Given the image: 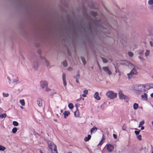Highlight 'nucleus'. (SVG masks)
Here are the masks:
<instances>
[{"label": "nucleus", "mask_w": 153, "mask_h": 153, "mask_svg": "<svg viewBox=\"0 0 153 153\" xmlns=\"http://www.w3.org/2000/svg\"><path fill=\"white\" fill-rule=\"evenodd\" d=\"M150 53V51L149 50H146V52L145 53V54L146 56H148Z\"/></svg>", "instance_id": "nucleus-31"}, {"label": "nucleus", "mask_w": 153, "mask_h": 153, "mask_svg": "<svg viewBox=\"0 0 153 153\" xmlns=\"http://www.w3.org/2000/svg\"><path fill=\"white\" fill-rule=\"evenodd\" d=\"M97 64H98V66L99 67L100 69L101 70V66H100V65H99V64L98 63Z\"/></svg>", "instance_id": "nucleus-63"}, {"label": "nucleus", "mask_w": 153, "mask_h": 153, "mask_svg": "<svg viewBox=\"0 0 153 153\" xmlns=\"http://www.w3.org/2000/svg\"><path fill=\"white\" fill-rule=\"evenodd\" d=\"M102 140L101 139V141L100 142V143H99L98 146L100 145H102L103 143V142H102Z\"/></svg>", "instance_id": "nucleus-50"}, {"label": "nucleus", "mask_w": 153, "mask_h": 153, "mask_svg": "<svg viewBox=\"0 0 153 153\" xmlns=\"http://www.w3.org/2000/svg\"><path fill=\"white\" fill-rule=\"evenodd\" d=\"M40 58L41 59H44V60H45V59H46L45 57H44L42 56H40Z\"/></svg>", "instance_id": "nucleus-51"}, {"label": "nucleus", "mask_w": 153, "mask_h": 153, "mask_svg": "<svg viewBox=\"0 0 153 153\" xmlns=\"http://www.w3.org/2000/svg\"><path fill=\"white\" fill-rule=\"evenodd\" d=\"M83 12L84 13V15L86 17V18L89 21V25L87 27L90 32H91L92 24L95 23L96 22L95 20L92 18L90 16H89L88 14L85 9H83Z\"/></svg>", "instance_id": "nucleus-1"}, {"label": "nucleus", "mask_w": 153, "mask_h": 153, "mask_svg": "<svg viewBox=\"0 0 153 153\" xmlns=\"http://www.w3.org/2000/svg\"><path fill=\"white\" fill-rule=\"evenodd\" d=\"M91 137V135L90 134H88V135L87 137H86L84 138V140L86 142L88 141L90 139Z\"/></svg>", "instance_id": "nucleus-14"}, {"label": "nucleus", "mask_w": 153, "mask_h": 153, "mask_svg": "<svg viewBox=\"0 0 153 153\" xmlns=\"http://www.w3.org/2000/svg\"><path fill=\"white\" fill-rule=\"evenodd\" d=\"M76 82L77 83H79L78 79H76Z\"/></svg>", "instance_id": "nucleus-62"}, {"label": "nucleus", "mask_w": 153, "mask_h": 153, "mask_svg": "<svg viewBox=\"0 0 153 153\" xmlns=\"http://www.w3.org/2000/svg\"><path fill=\"white\" fill-rule=\"evenodd\" d=\"M130 72L133 74H136L137 73V71L134 68L131 70Z\"/></svg>", "instance_id": "nucleus-15"}, {"label": "nucleus", "mask_w": 153, "mask_h": 153, "mask_svg": "<svg viewBox=\"0 0 153 153\" xmlns=\"http://www.w3.org/2000/svg\"><path fill=\"white\" fill-rule=\"evenodd\" d=\"M39 65L38 62L37 61H36L33 63V66L34 68L36 70Z\"/></svg>", "instance_id": "nucleus-11"}, {"label": "nucleus", "mask_w": 153, "mask_h": 153, "mask_svg": "<svg viewBox=\"0 0 153 153\" xmlns=\"http://www.w3.org/2000/svg\"><path fill=\"white\" fill-rule=\"evenodd\" d=\"M40 84L42 88H44L45 87H47L48 83L46 81H42L40 82Z\"/></svg>", "instance_id": "nucleus-6"}, {"label": "nucleus", "mask_w": 153, "mask_h": 153, "mask_svg": "<svg viewBox=\"0 0 153 153\" xmlns=\"http://www.w3.org/2000/svg\"><path fill=\"white\" fill-rule=\"evenodd\" d=\"M82 96L83 97H86V94H82Z\"/></svg>", "instance_id": "nucleus-61"}, {"label": "nucleus", "mask_w": 153, "mask_h": 153, "mask_svg": "<svg viewBox=\"0 0 153 153\" xmlns=\"http://www.w3.org/2000/svg\"><path fill=\"white\" fill-rule=\"evenodd\" d=\"M3 96L4 97H7L9 96V94L7 93L6 94V93H3Z\"/></svg>", "instance_id": "nucleus-43"}, {"label": "nucleus", "mask_w": 153, "mask_h": 153, "mask_svg": "<svg viewBox=\"0 0 153 153\" xmlns=\"http://www.w3.org/2000/svg\"><path fill=\"white\" fill-rule=\"evenodd\" d=\"M97 127H94L91 130V133L92 132H94H94H95L97 131Z\"/></svg>", "instance_id": "nucleus-18"}, {"label": "nucleus", "mask_w": 153, "mask_h": 153, "mask_svg": "<svg viewBox=\"0 0 153 153\" xmlns=\"http://www.w3.org/2000/svg\"><path fill=\"white\" fill-rule=\"evenodd\" d=\"M128 55L131 57H132L133 56V53L132 52H129L128 53Z\"/></svg>", "instance_id": "nucleus-34"}, {"label": "nucleus", "mask_w": 153, "mask_h": 153, "mask_svg": "<svg viewBox=\"0 0 153 153\" xmlns=\"http://www.w3.org/2000/svg\"><path fill=\"white\" fill-rule=\"evenodd\" d=\"M130 62L129 61H124L123 64L126 66H128L129 63Z\"/></svg>", "instance_id": "nucleus-21"}, {"label": "nucleus", "mask_w": 153, "mask_h": 153, "mask_svg": "<svg viewBox=\"0 0 153 153\" xmlns=\"http://www.w3.org/2000/svg\"><path fill=\"white\" fill-rule=\"evenodd\" d=\"M126 126L125 124H124L122 127V129L123 130H126Z\"/></svg>", "instance_id": "nucleus-36"}, {"label": "nucleus", "mask_w": 153, "mask_h": 153, "mask_svg": "<svg viewBox=\"0 0 153 153\" xmlns=\"http://www.w3.org/2000/svg\"><path fill=\"white\" fill-rule=\"evenodd\" d=\"M149 83L146 84V89H143L144 91H146L149 90L150 89V86Z\"/></svg>", "instance_id": "nucleus-13"}, {"label": "nucleus", "mask_w": 153, "mask_h": 153, "mask_svg": "<svg viewBox=\"0 0 153 153\" xmlns=\"http://www.w3.org/2000/svg\"><path fill=\"white\" fill-rule=\"evenodd\" d=\"M51 90V89L50 88H46V91H48Z\"/></svg>", "instance_id": "nucleus-55"}, {"label": "nucleus", "mask_w": 153, "mask_h": 153, "mask_svg": "<svg viewBox=\"0 0 153 153\" xmlns=\"http://www.w3.org/2000/svg\"><path fill=\"white\" fill-rule=\"evenodd\" d=\"M53 151L55 153H58L56 146H55V147H54Z\"/></svg>", "instance_id": "nucleus-39"}, {"label": "nucleus", "mask_w": 153, "mask_h": 153, "mask_svg": "<svg viewBox=\"0 0 153 153\" xmlns=\"http://www.w3.org/2000/svg\"><path fill=\"white\" fill-rule=\"evenodd\" d=\"M128 67L129 68H132L133 69L134 68V65L130 62V63Z\"/></svg>", "instance_id": "nucleus-26"}, {"label": "nucleus", "mask_w": 153, "mask_h": 153, "mask_svg": "<svg viewBox=\"0 0 153 153\" xmlns=\"http://www.w3.org/2000/svg\"><path fill=\"white\" fill-rule=\"evenodd\" d=\"M139 53L141 55L143 54L144 53V51L143 50L139 52Z\"/></svg>", "instance_id": "nucleus-49"}, {"label": "nucleus", "mask_w": 153, "mask_h": 153, "mask_svg": "<svg viewBox=\"0 0 153 153\" xmlns=\"http://www.w3.org/2000/svg\"><path fill=\"white\" fill-rule=\"evenodd\" d=\"M113 136L114 138L115 139H117V136L116 134H113Z\"/></svg>", "instance_id": "nucleus-53"}, {"label": "nucleus", "mask_w": 153, "mask_h": 153, "mask_svg": "<svg viewBox=\"0 0 153 153\" xmlns=\"http://www.w3.org/2000/svg\"><path fill=\"white\" fill-rule=\"evenodd\" d=\"M101 59L102 60V61L103 63H106L108 62V60L106 59L105 58H103V57H101Z\"/></svg>", "instance_id": "nucleus-28"}, {"label": "nucleus", "mask_w": 153, "mask_h": 153, "mask_svg": "<svg viewBox=\"0 0 153 153\" xmlns=\"http://www.w3.org/2000/svg\"><path fill=\"white\" fill-rule=\"evenodd\" d=\"M140 131V130H138V131H134V133L136 135H138L139 134Z\"/></svg>", "instance_id": "nucleus-37"}, {"label": "nucleus", "mask_w": 153, "mask_h": 153, "mask_svg": "<svg viewBox=\"0 0 153 153\" xmlns=\"http://www.w3.org/2000/svg\"><path fill=\"white\" fill-rule=\"evenodd\" d=\"M103 70L105 72L108 73V74L110 75L112 74L111 72L109 70V68L108 67H102Z\"/></svg>", "instance_id": "nucleus-7"}, {"label": "nucleus", "mask_w": 153, "mask_h": 153, "mask_svg": "<svg viewBox=\"0 0 153 153\" xmlns=\"http://www.w3.org/2000/svg\"><path fill=\"white\" fill-rule=\"evenodd\" d=\"M7 117V114L5 113L2 114H0V118H5Z\"/></svg>", "instance_id": "nucleus-20"}, {"label": "nucleus", "mask_w": 153, "mask_h": 153, "mask_svg": "<svg viewBox=\"0 0 153 153\" xmlns=\"http://www.w3.org/2000/svg\"><path fill=\"white\" fill-rule=\"evenodd\" d=\"M37 103L39 107L42 106V100L41 99H38L37 100Z\"/></svg>", "instance_id": "nucleus-8"}, {"label": "nucleus", "mask_w": 153, "mask_h": 153, "mask_svg": "<svg viewBox=\"0 0 153 153\" xmlns=\"http://www.w3.org/2000/svg\"><path fill=\"white\" fill-rule=\"evenodd\" d=\"M144 128H145L144 126H142L141 127V130H143L144 129Z\"/></svg>", "instance_id": "nucleus-60"}, {"label": "nucleus", "mask_w": 153, "mask_h": 153, "mask_svg": "<svg viewBox=\"0 0 153 153\" xmlns=\"http://www.w3.org/2000/svg\"><path fill=\"white\" fill-rule=\"evenodd\" d=\"M38 53L39 55H40V54H41V51H40V50H38Z\"/></svg>", "instance_id": "nucleus-58"}, {"label": "nucleus", "mask_w": 153, "mask_h": 153, "mask_svg": "<svg viewBox=\"0 0 153 153\" xmlns=\"http://www.w3.org/2000/svg\"><path fill=\"white\" fill-rule=\"evenodd\" d=\"M47 143L48 144V147L51 150V151H52L53 147H55V146H56V145L51 143V142L50 140L48 141Z\"/></svg>", "instance_id": "nucleus-4"}, {"label": "nucleus", "mask_w": 153, "mask_h": 153, "mask_svg": "<svg viewBox=\"0 0 153 153\" xmlns=\"http://www.w3.org/2000/svg\"><path fill=\"white\" fill-rule=\"evenodd\" d=\"M145 122L144 120H143L142 121H141L139 123V127H140L141 126H143L144 123Z\"/></svg>", "instance_id": "nucleus-22"}, {"label": "nucleus", "mask_w": 153, "mask_h": 153, "mask_svg": "<svg viewBox=\"0 0 153 153\" xmlns=\"http://www.w3.org/2000/svg\"><path fill=\"white\" fill-rule=\"evenodd\" d=\"M147 95V94L146 93H145L143 95H141V98L144 100L147 101L148 100Z\"/></svg>", "instance_id": "nucleus-10"}, {"label": "nucleus", "mask_w": 153, "mask_h": 153, "mask_svg": "<svg viewBox=\"0 0 153 153\" xmlns=\"http://www.w3.org/2000/svg\"><path fill=\"white\" fill-rule=\"evenodd\" d=\"M20 103L22 105L24 106L25 105V100L24 99L21 100L19 101Z\"/></svg>", "instance_id": "nucleus-24"}, {"label": "nucleus", "mask_w": 153, "mask_h": 153, "mask_svg": "<svg viewBox=\"0 0 153 153\" xmlns=\"http://www.w3.org/2000/svg\"><path fill=\"white\" fill-rule=\"evenodd\" d=\"M80 77V74L79 73V71H78L77 72V74L76 76H74V78H75L76 79H79Z\"/></svg>", "instance_id": "nucleus-16"}, {"label": "nucleus", "mask_w": 153, "mask_h": 153, "mask_svg": "<svg viewBox=\"0 0 153 153\" xmlns=\"http://www.w3.org/2000/svg\"><path fill=\"white\" fill-rule=\"evenodd\" d=\"M150 44L151 46H152V47L153 46V43L152 41H150Z\"/></svg>", "instance_id": "nucleus-57"}, {"label": "nucleus", "mask_w": 153, "mask_h": 153, "mask_svg": "<svg viewBox=\"0 0 153 153\" xmlns=\"http://www.w3.org/2000/svg\"><path fill=\"white\" fill-rule=\"evenodd\" d=\"M63 65L65 67H66L67 66V61L66 60L64 61L63 62H62Z\"/></svg>", "instance_id": "nucleus-32"}, {"label": "nucleus", "mask_w": 153, "mask_h": 153, "mask_svg": "<svg viewBox=\"0 0 153 153\" xmlns=\"http://www.w3.org/2000/svg\"><path fill=\"white\" fill-rule=\"evenodd\" d=\"M64 118H66L70 114V113L68 111H65L64 113Z\"/></svg>", "instance_id": "nucleus-12"}, {"label": "nucleus", "mask_w": 153, "mask_h": 153, "mask_svg": "<svg viewBox=\"0 0 153 153\" xmlns=\"http://www.w3.org/2000/svg\"><path fill=\"white\" fill-rule=\"evenodd\" d=\"M17 128L16 127H14L13 128L12 132L13 133H15L17 132Z\"/></svg>", "instance_id": "nucleus-29"}, {"label": "nucleus", "mask_w": 153, "mask_h": 153, "mask_svg": "<svg viewBox=\"0 0 153 153\" xmlns=\"http://www.w3.org/2000/svg\"><path fill=\"white\" fill-rule=\"evenodd\" d=\"M132 74L130 72L128 74V76L129 79L131 78L132 77Z\"/></svg>", "instance_id": "nucleus-35"}, {"label": "nucleus", "mask_w": 153, "mask_h": 153, "mask_svg": "<svg viewBox=\"0 0 153 153\" xmlns=\"http://www.w3.org/2000/svg\"><path fill=\"white\" fill-rule=\"evenodd\" d=\"M45 62L46 63V66H48L50 64L49 62L46 59H45Z\"/></svg>", "instance_id": "nucleus-40"}, {"label": "nucleus", "mask_w": 153, "mask_h": 153, "mask_svg": "<svg viewBox=\"0 0 153 153\" xmlns=\"http://www.w3.org/2000/svg\"><path fill=\"white\" fill-rule=\"evenodd\" d=\"M150 88H153V84H150Z\"/></svg>", "instance_id": "nucleus-52"}, {"label": "nucleus", "mask_w": 153, "mask_h": 153, "mask_svg": "<svg viewBox=\"0 0 153 153\" xmlns=\"http://www.w3.org/2000/svg\"><path fill=\"white\" fill-rule=\"evenodd\" d=\"M19 81V80L18 79V78L17 77V79H13V83H15V82H17Z\"/></svg>", "instance_id": "nucleus-45"}, {"label": "nucleus", "mask_w": 153, "mask_h": 153, "mask_svg": "<svg viewBox=\"0 0 153 153\" xmlns=\"http://www.w3.org/2000/svg\"><path fill=\"white\" fill-rule=\"evenodd\" d=\"M148 3L150 4H153V0H149L148 1Z\"/></svg>", "instance_id": "nucleus-44"}, {"label": "nucleus", "mask_w": 153, "mask_h": 153, "mask_svg": "<svg viewBox=\"0 0 153 153\" xmlns=\"http://www.w3.org/2000/svg\"><path fill=\"white\" fill-rule=\"evenodd\" d=\"M91 14L94 17H95L97 14L96 12L94 11H91Z\"/></svg>", "instance_id": "nucleus-27"}, {"label": "nucleus", "mask_w": 153, "mask_h": 153, "mask_svg": "<svg viewBox=\"0 0 153 153\" xmlns=\"http://www.w3.org/2000/svg\"><path fill=\"white\" fill-rule=\"evenodd\" d=\"M146 84H143L142 85V87L144 88H145V89H146Z\"/></svg>", "instance_id": "nucleus-54"}, {"label": "nucleus", "mask_w": 153, "mask_h": 153, "mask_svg": "<svg viewBox=\"0 0 153 153\" xmlns=\"http://www.w3.org/2000/svg\"><path fill=\"white\" fill-rule=\"evenodd\" d=\"M68 107L70 109H72L74 108L73 105L71 103H70L68 105Z\"/></svg>", "instance_id": "nucleus-25"}, {"label": "nucleus", "mask_w": 153, "mask_h": 153, "mask_svg": "<svg viewBox=\"0 0 153 153\" xmlns=\"http://www.w3.org/2000/svg\"><path fill=\"white\" fill-rule=\"evenodd\" d=\"M133 108L134 109H137L138 107V104L136 103H135L133 105Z\"/></svg>", "instance_id": "nucleus-19"}, {"label": "nucleus", "mask_w": 153, "mask_h": 153, "mask_svg": "<svg viewBox=\"0 0 153 153\" xmlns=\"http://www.w3.org/2000/svg\"><path fill=\"white\" fill-rule=\"evenodd\" d=\"M5 149L4 147L0 145V151H4Z\"/></svg>", "instance_id": "nucleus-33"}, {"label": "nucleus", "mask_w": 153, "mask_h": 153, "mask_svg": "<svg viewBox=\"0 0 153 153\" xmlns=\"http://www.w3.org/2000/svg\"><path fill=\"white\" fill-rule=\"evenodd\" d=\"M68 70H71L72 69V68L71 67H69L68 68Z\"/></svg>", "instance_id": "nucleus-59"}, {"label": "nucleus", "mask_w": 153, "mask_h": 153, "mask_svg": "<svg viewBox=\"0 0 153 153\" xmlns=\"http://www.w3.org/2000/svg\"><path fill=\"white\" fill-rule=\"evenodd\" d=\"M83 92L84 93V94H88V91L87 90H85L83 91Z\"/></svg>", "instance_id": "nucleus-46"}, {"label": "nucleus", "mask_w": 153, "mask_h": 153, "mask_svg": "<svg viewBox=\"0 0 153 153\" xmlns=\"http://www.w3.org/2000/svg\"><path fill=\"white\" fill-rule=\"evenodd\" d=\"M106 95L108 98L112 99L117 97V94L112 91H109L107 92Z\"/></svg>", "instance_id": "nucleus-2"}, {"label": "nucleus", "mask_w": 153, "mask_h": 153, "mask_svg": "<svg viewBox=\"0 0 153 153\" xmlns=\"http://www.w3.org/2000/svg\"><path fill=\"white\" fill-rule=\"evenodd\" d=\"M13 125L14 126H18L19 123H18L16 121H13Z\"/></svg>", "instance_id": "nucleus-30"}, {"label": "nucleus", "mask_w": 153, "mask_h": 153, "mask_svg": "<svg viewBox=\"0 0 153 153\" xmlns=\"http://www.w3.org/2000/svg\"><path fill=\"white\" fill-rule=\"evenodd\" d=\"M80 58L83 63V65L85 66L86 64V62L85 58L83 57H81Z\"/></svg>", "instance_id": "nucleus-17"}, {"label": "nucleus", "mask_w": 153, "mask_h": 153, "mask_svg": "<svg viewBox=\"0 0 153 153\" xmlns=\"http://www.w3.org/2000/svg\"><path fill=\"white\" fill-rule=\"evenodd\" d=\"M115 68V72L116 73L119 72V70L118 68L115 65H114Z\"/></svg>", "instance_id": "nucleus-38"}, {"label": "nucleus", "mask_w": 153, "mask_h": 153, "mask_svg": "<svg viewBox=\"0 0 153 153\" xmlns=\"http://www.w3.org/2000/svg\"><path fill=\"white\" fill-rule=\"evenodd\" d=\"M67 53H68V55L69 56H71V53H70V52L68 50V51H67Z\"/></svg>", "instance_id": "nucleus-48"}, {"label": "nucleus", "mask_w": 153, "mask_h": 153, "mask_svg": "<svg viewBox=\"0 0 153 153\" xmlns=\"http://www.w3.org/2000/svg\"><path fill=\"white\" fill-rule=\"evenodd\" d=\"M74 115L76 117H79V111L78 109H76V110L74 112Z\"/></svg>", "instance_id": "nucleus-23"}, {"label": "nucleus", "mask_w": 153, "mask_h": 153, "mask_svg": "<svg viewBox=\"0 0 153 153\" xmlns=\"http://www.w3.org/2000/svg\"><path fill=\"white\" fill-rule=\"evenodd\" d=\"M66 79V75L65 73H63L62 74V80H64Z\"/></svg>", "instance_id": "nucleus-42"}, {"label": "nucleus", "mask_w": 153, "mask_h": 153, "mask_svg": "<svg viewBox=\"0 0 153 153\" xmlns=\"http://www.w3.org/2000/svg\"><path fill=\"white\" fill-rule=\"evenodd\" d=\"M137 137L139 140H141L142 139L141 135H138L137 136Z\"/></svg>", "instance_id": "nucleus-41"}, {"label": "nucleus", "mask_w": 153, "mask_h": 153, "mask_svg": "<svg viewBox=\"0 0 153 153\" xmlns=\"http://www.w3.org/2000/svg\"><path fill=\"white\" fill-rule=\"evenodd\" d=\"M94 97L95 99L97 100H100L101 99L100 97L99 96V93L97 92L95 93Z\"/></svg>", "instance_id": "nucleus-9"}, {"label": "nucleus", "mask_w": 153, "mask_h": 153, "mask_svg": "<svg viewBox=\"0 0 153 153\" xmlns=\"http://www.w3.org/2000/svg\"><path fill=\"white\" fill-rule=\"evenodd\" d=\"M150 96L151 97H153V93L151 94L150 95Z\"/></svg>", "instance_id": "nucleus-64"}, {"label": "nucleus", "mask_w": 153, "mask_h": 153, "mask_svg": "<svg viewBox=\"0 0 153 153\" xmlns=\"http://www.w3.org/2000/svg\"><path fill=\"white\" fill-rule=\"evenodd\" d=\"M79 105H78L77 104H76L75 105V106L76 107V109H78V107L79 106Z\"/></svg>", "instance_id": "nucleus-56"}, {"label": "nucleus", "mask_w": 153, "mask_h": 153, "mask_svg": "<svg viewBox=\"0 0 153 153\" xmlns=\"http://www.w3.org/2000/svg\"><path fill=\"white\" fill-rule=\"evenodd\" d=\"M119 98L120 99H124L126 102H127L128 101V98L126 95H124L122 91L120 90L119 92Z\"/></svg>", "instance_id": "nucleus-3"}, {"label": "nucleus", "mask_w": 153, "mask_h": 153, "mask_svg": "<svg viewBox=\"0 0 153 153\" xmlns=\"http://www.w3.org/2000/svg\"><path fill=\"white\" fill-rule=\"evenodd\" d=\"M107 150L110 152H112L114 150V146L111 144L107 145Z\"/></svg>", "instance_id": "nucleus-5"}, {"label": "nucleus", "mask_w": 153, "mask_h": 153, "mask_svg": "<svg viewBox=\"0 0 153 153\" xmlns=\"http://www.w3.org/2000/svg\"><path fill=\"white\" fill-rule=\"evenodd\" d=\"M63 84L64 85L65 87L66 86V84H67L66 82V80H63Z\"/></svg>", "instance_id": "nucleus-47"}]
</instances>
